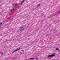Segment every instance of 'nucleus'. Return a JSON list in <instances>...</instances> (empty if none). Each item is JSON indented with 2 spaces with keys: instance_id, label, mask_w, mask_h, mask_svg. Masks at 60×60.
Segmentation results:
<instances>
[{
  "instance_id": "obj_1",
  "label": "nucleus",
  "mask_w": 60,
  "mask_h": 60,
  "mask_svg": "<svg viewBox=\"0 0 60 60\" xmlns=\"http://www.w3.org/2000/svg\"><path fill=\"white\" fill-rule=\"evenodd\" d=\"M55 56V54H53L51 55H49L48 56V57H53V56Z\"/></svg>"
},
{
  "instance_id": "obj_2",
  "label": "nucleus",
  "mask_w": 60,
  "mask_h": 60,
  "mask_svg": "<svg viewBox=\"0 0 60 60\" xmlns=\"http://www.w3.org/2000/svg\"><path fill=\"white\" fill-rule=\"evenodd\" d=\"M20 31H23L24 30V28L23 27L21 28L20 29Z\"/></svg>"
},
{
  "instance_id": "obj_3",
  "label": "nucleus",
  "mask_w": 60,
  "mask_h": 60,
  "mask_svg": "<svg viewBox=\"0 0 60 60\" xmlns=\"http://www.w3.org/2000/svg\"><path fill=\"white\" fill-rule=\"evenodd\" d=\"M14 7H15L16 6V3H14Z\"/></svg>"
},
{
  "instance_id": "obj_4",
  "label": "nucleus",
  "mask_w": 60,
  "mask_h": 60,
  "mask_svg": "<svg viewBox=\"0 0 60 60\" xmlns=\"http://www.w3.org/2000/svg\"><path fill=\"white\" fill-rule=\"evenodd\" d=\"M20 48H19L18 49H17L15 50L14 51V52H16V51H18V50H19V49H20Z\"/></svg>"
},
{
  "instance_id": "obj_5",
  "label": "nucleus",
  "mask_w": 60,
  "mask_h": 60,
  "mask_svg": "<svg viewBox=\"0 0 60 60\" xmlns=\"http://www.w3.org/2000/svg\"><path fill=\"white\" fill-rule=\"evenodd\" d=\"M55 49L56 50H59V49H58V48H56Z\"/></svg>"
},
{
  "instance_id": "obj_6",
  "label": "nucleus",
  "mask_w": 60,
  "mask_h": 60,
  "mask_svg": "<svg viewBox=\"0 0 60 60\" xmlns=\"http://www.w3.org/2000/svg\"><path fill=\"white\" fill-rule=\"evenodd\" d=\"M35 59H36V60H38V58L37 57Z\"/></svg>"
},
{
  "instance_id": "obj_7",
  "label": "nucleus",
  "mask_w": 60,
  "mask_h": 60,
  "mask_svg": "<svg viewBox=\"0 0 60 60\" xmlns=\"http://www.w3.org/2000/svg\"><path fill=\"white\" fill-rule=\"evenodd\" d=\"M19 7H20V6H18L17 7V8L18 9H19Z\"/></svg>"
},
{
  "instance_id": "obj_8",
  "label": "nucleus",
  "mask_w": 60,
  "mask_h": 60,
  "mask_svg": "<svg viewBox=\"0 0 60 60\" xmlns=\"http://www.w3.org/2000/svg\"><path fill=\"white\" fill-rule=\"evenodd\" d=\"M39 6H40V4H38V5H37V7H39Z\"/></svg>"
},
{
  "instance_id": "obj_9",
  "label": "nucleus",
  "mask_w": 60,
  "mask_h": 60,
  "mask_svg": "<svg viewBox=\"0 0 60 60\" xmlns=\"http://www.w3.org/2000/svg\"><path fill=\"white\" fill-rule=\"evenodd\" d=\"M30 59H31V60H33V59H34V58H30Z\"/></svg>"
},
{
  "instance_id": "obj_10",
  "label": "nucleus",
  "mask_w": 60,
  "mask_h": 60,
  "mask_svg": "<svg viewBox=\"0 0 60 60\" xmlns=\"http://www.w3.org/2000/svg\"><path fill=\"white\" fill-rule=\"evenodd\" d=\"M0 54L1 55H2V54H3V53L2 52H0Z\"/></svg>"
},
{
  "instance_id": "obj_11",
  "label": "nucleus",
  "mask_w": 60,
  "mask_h": 60,
  "mask_svg": "<svg viewBox=\"0 0 60 60\" xmlns=\"http://www.w3.org/2000/svg\"><path fill=\"white\" fill-rule=\"evenodd\" d=\"M0 25H2V22L0 23Z\"/></svg>"
},
{
  "instance_id": "obj_12",
  "label": "nucleus",
  "mask_w": 60,
  "mask_h": 60,
  "mask_svg": "<svg viewBox=\"0 0 60 60\" xmlns=\"http://www.w3.org/2000/svg\"><path fill=\"white\" fill-rule=\"evenodd\" d=\"M15 10V9H14V8H13V9H12V11H13V10Z\"/></svg>"
},
{
  "instance_id": "obj_13",
  "label": "nucleus",
  "mask_w": 60,
  "mask_h": 60,
  "mask_svg": "<svg viewBox=\"0 0 60 60\" xmlns=\"http://www.w3.org/2000/svg\"><path fill=\"white\" fill-rule=\"evenodd\" d=\"M24 2V0H23L22 2V3H23Z\"/></svg>"
},
{
  "instance_id": "obj_14",
  "label": "nucleus",
  "mask_w": 60,
  "mask_h": 60,
  "mask_svg": "<svg viewBox=\"0 0 60 60\" xmlns=\"http://www.w3.org/2000/svg\"><path fill=\"white\" fill-rule=\"evenodd\" d=\"M44 15V14H42V16H43Z\"/></svg>"
},
{
  "instance_id": "obj_15",
  "label": "nucleus",
  "mask_w": 60,
  "mask_h": 60,
  "mask_svg": "<svg viewBox=\"0 0 60 60\" xmlns=\"http://www.w3.org/2000/svg\"><path fill=\"white\" fill-rule=\"evenodd\" d=\"M24 50H22L21 51H24Z\"/></svg>"
},
{
  "instance_id": "obj_16",
  "label": "nucleus",
  "mask_w": 60,
  "mask_h": 60,
  "mask_svg": "<svg viewBox=\"0 0 60 60\" xmlns=\"http://www.w3.org/2000/svg\"><path fill=\"white\" fill-rule=\"evenodd\" d=\"M10 11H12V9H11V10H10Z\"/></svg>"
},
{
  "instance_id": "obj_17",
  "label": "nucleus",
  "mask_w": 60,
  "mask_h": 60,
  "mask_svg": "<svg viewBox=\"0 0 60 60\" xmlns=\"http://www.w3.org/2000/svg\"><path fill=\"white\" fill-rule=\"evenodd\" d=\"M22 4V3H21L20 4Z\"/></svg>"
},
{
  "instance_id": "obj_18",
  "label": "nucleus",
  "mask_w": 60,
  "mask_h": 60,
  "mask_svg": "<svg viewBox=\"0 0 60 60\" xmlns=\"http://www.w3.org/2000/svg\"><path fill=\"white\" fill-rule=\"evenodd\" d=\"M59 13H60V11L59 12Z\"/></svg>"
},
{
  "instance_id": "obj_19",
  "label": "nucleus",
  "mask_w": 60,
  "mask_h": 60,
  "mask_svg": "<svg viewBox=\"0 0 60 60\" xmlns=\"http://www.w3.org/2000/svg\"><path fill=\"white\" fill-rule=\"evenodd\" d=\"M14 59H13V60Z\"/></svg>"
},
{
  "instance_id": "obj_20",
  "label": "nucleus",
  "mask_w": 60,
  "mask_h": 60,
  "mask_svg": "<svg viewBox=\"0 0 60 60\" xmlns=\"http://www.w3.org/2000/svg\"><path fill=\"white\" fill-rule=\"evenodd\" d=\"M1 27H0V28H1Z\"/></svg>"
}]
</instances>
